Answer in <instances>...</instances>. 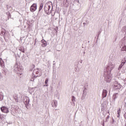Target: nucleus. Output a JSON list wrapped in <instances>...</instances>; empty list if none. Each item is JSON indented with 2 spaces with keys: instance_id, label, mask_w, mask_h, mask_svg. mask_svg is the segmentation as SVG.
<instances>
[{
  "instance_id": "9",
  "label": "nucleus",
  "mask_w": 126,
  "mask_h": 126,
  "mask_svg": "<svg viewBox=\"0 0 126 126\" xmlns=\"http://www.w3.org/2000/svg\"><path fill=\"white\" fill-rule=\"evenodd\" d=\"M37 9V4L33 3L32 5L30 8V10L31 12H34V11H36Z\"/></svg>"
},
{
  "instance_id": "11",
  "label": "nucleus",
  "mask_w": 126,
  "mask_h": 126,
  "mask_svg": "<svg viewBox=\"0 0 126 126\" xmlns=\"http://www.w3.org/2000/svg\"><path fill=\"white\" fill-rule=\"evenodd\" d=\"M51 106L53 108H57L58 107V101L53 100L51 101Z\"/></svg>"
},
{
  "instance_id": "16",
  "label": "nucleus",
  "mask_w": 126,
  "mask_h": 126,
  "mask_svg": "<svg viewBox=\"0 0 126 126\" xmlns=\"http://www.w3.org/2000/svg\"><path fill=\"white\" fill-rule=\"evenodd\" d=\"M43 6H44V4H43L42 3H41L40 4V6H39V9L38 10L39 12L41 11V10H42V9H43Z\"/></svg>"
},
{
  "instance_id": "5",
  "label": "nucleus",
  "mask_w": 126,
  "mask_h": 126,
  "mask_svg": "<svg viewBox=\"0 0 126 126\" xmlns=\"http://www.w3.org/2000/svg\"><path fill=\"white\" fill-rule=\"evenodd\" d=\"M32 75L35 78L41 76V70L39 68L35 69L32 72Z\"/></svg>"
},
{
  "instance_id": "6",
  "label": "nucleus",
  "mask_w": 126,
  "mask_h": 126,
  "mask_svg": "<svg viewBox=\"0 0 126 126\" xmlns=\"http://www.w3.org/2000/svg\"><path fill=\"white\" fill-rule=\"evenodd\" d=\"M113 89L114 90L119 91L122 88V85L121 84L119 83L117 81H114L113 82Z\"/></svg>"
},
{
  "instance_id": "23",
  "label": "nucleus",
  "mask_w": 126,
  "mask_h": 126,
  "mask_svg": "<svg viewBox=\"0 0 126 126\" xmlns=\"http://www.w3.org/2000/svg\"><path fill=\"white\" fill-rule=\"evenodd\" d=\"M126 63V60H122V62H121V64L124 66L125 65V63Z\"/></svg>"
},
{
  "instance_id": "24",
  "label": "nucleus",
  "mask_w": 126,
  "mask_h": 126,
  "mask_svg": "<svg viewBox=\"0 0 126 126\" xmlns=\"http://www.w3.org/2000/svg\"><path fill=\"white\" fill-rule=\"evenodd\" d=\"M124 66L123 65H122L121 64L119 65L118 68V70H119V71L121 70V69H122V67Z\"/></svg>"
},
{
  "instance_id": "15",
  "label": "nucleus",
  "mask_w": 126,
  "mask_h": 126,
  "mask_svg": "<svg viewBox=\"0 0 126 126\" xmlns=\"http://www.w3.org/2000/svg\"><path fill=\"white\" fill-rule=\"evenodd\" d=\"M122 32L123 33V34H126V26H124L121 30Z\"/></svg>"
},
{
  "instance_id": "2",
  "label": "nucleus",
  "mask_w": 126,
  "mask_h": 126,
  "mask_svg": "<svg viewBox=\"0 0 126 126\" xmlns=\"http://www.w3.org/2000/svg\"><path fill=\"white\" fill-rule=\"evenodd\" d=\"M104 77L105 81L106 82H111V81L112 80V74L110 72H107L106 71V70H104Z\"/></svg>"
},
{
  "instance_id": "17",
  "label": "nucleus",
  "mask_w": 126,
  "mask_h": 126,
  "mask_svg": "<svg viewBox=\"0 0 126 126\" xmlns=\"http://www.w3.org/2000/svg\"><path fill=\"white\" fill-rule=\"evenodd\" d=\"M117 114H118L117 117L120 118V116H121V108H119L118 110L117 111Z\"/></svg>"
},
{
  "instance_id": "10",
  "label": "nucleus",
  "mask_w": 126,
  "mask_h": 126,
  "mask_svg": "<svg viewBox=\"0 0 126 126\" xmlns=\"http://www.w3.org/2000/svg\"><path fill=\"white\" fill-rule=\"evenodd\" d=\"M0 110L1 112H2L3 113H5V114H7L9 113V110H8V108L6 107H5V106L2 107L0 108Z\"/></svg>"
},
{
  "instance_id": "1",
  "label": "nucleus",
  "mask_w": 126,
  "mask_h": 126,
  "mask_svg": "<svg viewBox=\"0 0 126 126\" xmlns=\"http://www.w3.org/2000/svg\"><path fill=\"white\" fill-rule=\"evenodd\" d=\"M14 70L17 74H22L23 68L20 66V63H16L14 66Z\"/></svg>"
},
{
  "instance_id": "20",
  "label": "nucleus",
  "mask_w": 126,
  "mask_h": 126,
  "mask_svg": "<svg viewBox=\"0 0 126 126\" xmlns=\"http://www.w3.org/2000/svg\"><path fill=\"white\" fill-rule=\"evenodd\" d=\"M14 99H15V102H17V103H18V96L17 95H16L14 97Z\"/></svg>"
},
{
  "instance_id": "18",
  "label": "nucleus",
  "mask_w": 126,
  "mask_h": 126,
  "mask_svg": "<svg viewBox=\"0 0 126 126\" xmlns=\"http://www.w3.org/2000/svg\"><path fill=\"white\" fill-rule=\"evenodd\" d=\"M0 64L1 66H3V65H4V63H3V61H2L1 58L0 59Z\"/></svg>"
},
{
  "instance_id": "4",
  "label": "nucleus",
  "mask_w": 126,
  "mask_h": 126,
  "mask_svg": "<svg viewBox=\"0 0 126 126\" xmlns=\"http://www.w3.org/2000/svg\"><path fill=\"white\" fill-rule=\"evenodd\" d=\"M44 9L46 13H47V14H49V13H51V11L53 10V5L46 4L44 6Z\"/></svg>"
},
{
  "instance_id": "12",
  "label": "nucleus",
  "mask_w": 126,
  "mask_h": 126,
  "mask_svg": "<svg viewBox=\"0 0 126 126\" xmlns=\"http://www.w3.org/2000/svg\"><path fill=\"white\" fill-rule=\"evenodd\" d=\"M86 95H87V93L86 92V88H85L83 91V94L82 95V100H84V99H85V97H86Z\"/></svg>"
},
{
  "instance_id": "14",
  "label": "nucleus",
  "mask_w": 126,
  "mask_h": 126,
  "mask_svg": "<svg viewBox=\"0 0 126 126\" xmlns=\"http://www.w3.org/2000/svg\"><path fill=\"white\" fill-rule=\"evenodd\" d=\"M41 42L42 43L41 44L42 47H46L47 46V41H46V40L42 39Z\"/></svg>"
},
{
  "instance_id": "37",
  "label": "nucleus",
  "mask_w": 126,
  "mask_h": 126,
  "mask_svg": "<svg viewBox=\"0 0 126 126\" xmlns=\"http://www.w3.org/2000/svg\"><path fill=\"white\" fill-rule=\"evenodd\" d=\"M53 63H55V61H54Z\"/></svg>"
},
{
  "instance_id": "27",
  "label": "nucleus",
  "mask_w": 126,
  "mask_h": 126,
  "mask_svg": "<svg viewBox=\"0 0 126 126\" xmlns=\"http://www.w3.org/2000/svg\"><path fill=\"white\" fill-rule=\"evenodd\" d=\"M48 82H49V79L46 78V79H45V84H48Z\"/></svg>"
},
{
  "instance_id": "8",
  "label": "nucleus",
  "mask_w": 126,
  "mask_h": 126,
  "mask_svg": "<svg viewBox=\"0 0 126 126\" xmlns=\"http://www.w3.org/2000/svg\"><path fill=\"white\" fill-rule=\"evenodd\" d=\"M23 101L25 105H26V106H27V105H28V104H29L30 99L29 98V97H28V96H24L23 99Z\"/></svg>"
},
{
  "instance_id": "29",
  "label": "nucleus",
  "mask_w": 126,
  "mask_h": 126,
  "mask_svg": "<svg viewBox=\"0 0 126 126\" xmlns=\"http://www.w3.org/2000/svg\"><path fill=\"white\" fill-rule=\"evenodd\" d=\"M0 119H1V120H3V116L2 115H1L0 114Z\"/></svg>"
},
{
  "instance_id": "36",
  "label": "nucleus",
  "mask_w": 126,
  "mask_h": 126,
  "mask_svg": "<svg viewBox=\"0 0 126 126\" xmlns=\"http://www.w3.org/2000/svg\"><path fill=\"white\" fill-rule=\"evenodd\" d=\"M112 121H113V122H114V119H113Z\"/></svg>"
},
{
  "instance_id": "19",
  "label": "nucleus",
  "mask_w": 126,
  "mask_h": 126,
  "mask_svg": "<svg viewBox=\"0 0 126 126\" xmlns=\"http://www.w3.org/2000/svg\"><path fill=\"white\" fill-rule=\"evenodd\" d=\"M3 99V95L2 93H0V101H2Z\"/></svg>"
},
{
  "instance_id": "28",
  "label": "nucleus",
  "mask_w": 126,
  "mask_h": 126,
  "mask_svg": "<svg viewBox=\"0 0 126 126\" xmlns=\"http://www.w3.org/2000/svg\"><path fill=\"white\" fill-rule=\"evenodd\" d=\"M109 119H110V116L108 115L106 119V122H108L109 121Z\"/></svg>"
},
{
  "instance_id": "21",
  "label": "nucleus",
  "mask_w": 126,
  "mask_h": 126,
  "mask_svg": "<svg viewBox=\"0 0 126 126\" xmlns=\"http://www.w3.org/2000/svg\"><path fill=\"white\" fill-rule=\"evenodd\" d=\"M75 96H72V101L73 102V103L74 104V103H75Z\"/></svg>"
},
{
  "instance_id": "7",
  "label": "nucleus",
  "mask_w": 126,
  "mask_h": 126,
  "mask_svg": "<svg viewBox=\"0 0 126 126\" xmlns=\"http://www.w3.org/2000/svg\"><path fill=\"white\" fill-rule=\"evenodd\" d=\"M119 97V94H114L112 96V100L111 101V104L115 105L116 103V99Z\"/></svg>"
},
{
  "instance_id": "13",
  "label": "nucleus",
  "mask_w": 126,
  "mask_h": 126,
  "mask_svg": "<svg viewBox=\"0 0 126 126\" xmlns=\"http://www.w3.org/2000/svg\"><path fill=\"white\" fill-rule=\"evenodd\" d=\"M108 93V92H107V90H103L102 91V98H105L106 97H107V94Z\"/></svg>"
},
{
  "instance_id": "32",
  "label": "nucleus",
  "mask_w": 126,
  "mask_h": 126,
  "mask_svg": "<svg viewBox=\"0 0 126 126\" xmlns=\"http://www.w3.org/2000/svg\"><path fill=\"white\" fill-rule=\"evenodd\" d=\"M83 25H86V23H83Z\"/></svg>"
},
{
  "instance_id": "26",
  "label": "nucleus",
  "mask_w": 126,
  "mask_h": 126,
  "mask_svg": "<svg viewBox=\"0 0 126 126\" xmlns=\"http://www.w3.org/2000/svg\"><path fill=\"white\" fill-rule=\"evenodd\" d=\"M35 78H36V77H34L32 75L31 79V81H34V80H35Z\"/></svg>"
},
{
  "instance_id": "33",
  "label": "nucleus",
  "mask_w": 126,
  "mask_h": 126,
  "mask_svg": "<svg viewBox=\"0 0 126 126\" xmlns=\"http://www.w3.org/2000/svg\"><path fill=\"white\" fill-rule=\"evenodd\" d=\"M22 52L23 53H24V50H23L22 51Z\"/></svg>"
},
{
  "instance_id": "34",
  "label": "nucleus",
  "mask_w": 126,
  "mask_h": 126,
  "mask_svg": "<svg viewBox=\"0 0 126 126\" xmlns=\"http://www.w3.org/2000/svg\"><path fill=\"white\" fill-rule=\"evenodd\" d=\"M44 86H48V85H44Z\"/></svg>"
},
{
  "instance_id": "22",
  "label": "nucleus",
  "mask_w": 126,
  "mask_h": 126,
  "mask_svg": "<svg viewBox=\"0 0 126 126\" xmlns=\"http://www.w3.org/2000/svg\"><path fill=\"white\" fill-rule=\"evenodd\" d=\"M121 51L122 52H125L126 51V46H123L122 49H121Z\"/></svg>"
},
{
  "instance_id": "30",
  "label": "nucleus",
  "mask_w": 126,
  "mask_h": 126,
  "mask_svg": "<svg viewBox=\"0 0 126 126\" xmlns=\"http://www.w3.org/2000/svg\"><path fill=\"white\" fill-rule=\"evenodd\" d=\"M7 14L8 15L9 17H10V12H7Z\"/></svg>"
},
{
  "instance_id": "25",
  "label": "nucleus",
  "mask_w": 126,
  "mask_h": 126,
  "mask_svg": "<svg viewBox=\"0 0 126 126\" xmlns=\"http://www.w3.org/2000/svg\"><path fill=\"white\" fill-rule=\"evenodd\" d=\"M47 66L48 67H50V66H51V61H48L47 62Z\"/></svg>"
},
{
  "instance_id": "31",
  "label": "nucleus",
  "mask_w": 126,
  "mask_h": 126,
  "mask_svg": "<svg viewBox=\"0 0 126 126\" xmlns=\"http://www.w3.org/2000/svg\"><path fill=\"white\" fill-rule=\"evenodd\" d=\"M75 71L76 72H78V71H79V69H75Z\"/></svg>"
},
{
  "instance_id": "3",
  "label": "nucleus",
  "mask_w": 126,
  "mask_h": 126,
  "mask_svg": "<svg viewBox=\"0 0 126 126\" xmlns=\"http://www.w3.org/2000/svg\"><path fill=\"white\" fill-rule=\"evenodd\" d=\"M114 68H115V64L112 62H109L107 67L104 69V70L107 72L111 73V71H112Z\"/></svg>"
},
{
  "instance_id": "35",
  "label": "nucleus",
  "mask_w": 126,
  "mask_h": 126,
  "mask_svg": "<svg viewBox=\"0 0 126 126\" xmlns=\"http://www.w3.org/2000/svg\"><path fill=\"white\" fill-rule=\"evenodd\" d=\"M108 114H110V112H108Z\"/></svg>"
}]
</instances>
